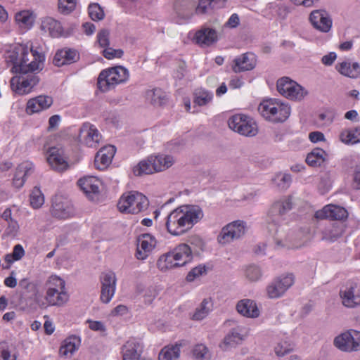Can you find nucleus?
Returning a JSON list of instances; mask_svg holds the SVG:
<instances>
[{
  "instance_id": "052dcab7",
  "label": "nucleus",
  "mask_w": 360,
  "mask_h": 360,
  "mask_svg": "<svg viewBox=\"0 0 360 360\" xmlns=\"http://www.w3.org/2000/svg\"><path fill=\"white\" fill-rule=\"evenodd\" d=\"M128 307L124 304H119L113 308L110 312V316L112 317L122 316L126 315L128 313Z\"/></svg>"
},
{
  "instance_id": "e2e57ef3",
  "label": "nucleus",
  "mask_w": 360,
  "mask_h": 360,
  "mask_svg": "<svg viewBox=\"0 0 360 360\" xmlns=\"http://www.w3.org/2000/svg\"><path fill=\"white\" fill-rule=\"evenodd\" d=\"M274 9L277 15L281 18H285L288 13V7L283 4L275 5Z\"/></svg>"
},
{
  "instance_id": "dca6fc26",
  "label": "nucleus",
  "mask_w": 360,
  "mask_h": 360,
  "mask_svg": "<svg viewBox=\"0 0 360 360\" xmlns=\"http://www.w3.org/2000/svg\"><path fill=\"white\" fill-rule=\"evenodd\" d=\"M100 280L101 283L100 299L103 303L108 304L115 292L117 284L115 274L112 271L104 272L101 274Z\"/></svg>"
},
{
  "instance_id": "680f3d73",
  "label": "nucleus",
  "mask_w": 360,
  "mask_h": 360,
  "mask_svg": "<svg viewBox=\"0 0 360 360\" xmlns=\"http://www.w3.org/2000/svg\"><path fill=\"white\" fill-rule=\"evenodd\" d=\"M160 91L158 89L149 91L147 93L148 98H151V103L154 105H160L161 101H160Z\"/></svg>"
},
{
  "instance_id": "0e129e2a",
  "label": "nucleus",
  "mask_w": 360,
  "mask_h": 360,
  "mask_svg": "<svg viewBox=\"0 0 360 360\" xmlns=\"http://www.w3.org/2000/svg\"><path fill=\"white\" fill-rule=\"evenodd\" d=\"M336 58V53L335 52H330L322 57L321 62L323 65L326 66H330L335 62Z\"/></svg>"
},
{
  "instance_id": "6e6d98bb",
  "label": "nucleus",
  "mask_w": 360,
  "mask_h": 360,
  "mask_svg": "<svg viewBox=\"0 0 360 360\" xmlns=\"http://www.w3.org/2000/svg\"><path fill=\"white\" fill-rule=\"evenodd\" d=\"M110 32L108 30H102L97 34V41L101 47H108L110 45Z\"/></svg>"
},
{
  "instance_id": "8fccbe9b",
  "label": "nucleus",
  "mask_w": 360,
  "mask_h": 360,
  "mask_svg": "<svg viewBox=\"0 0 360 360\" xmlns=\"http://www.w3.org/2000/svg\"><path fill=\"white\" fill-rule=\"evenodd\" d=\"M25 255V250L22 246L20 244H18L14 246L13 251L12 254H8L5 257V261L11 264L15 260L20 259Z\"/></svg>"
},
{
  "instance_id": "4be33fe9",
  "label": "nucleus",
  "mask_w": 360,
  "mask_h": 360,
  "mask_svg": "<svg viewBox=\"0 0 360 360\" xmlns=\"http://www.w3.org/2000/svg\"><path fill=\"white\" fill-rule=\"evenodd\" d=\"M116 149L112 145L102 147L96 154L94 165L97 169L104 170L112 162Z\"/></svg>"
},
{
  "instance_id": "f704fd0d",
  "label": "nucleus",
  "mask_w": 360,
  "mask_h": 360,
  "mask_svg": "<svg viewBox=\"0 0 360 360\" xmlns=\"http://www.w3.org/2000/svg\"><path fill=\"white\" fill-rule=\"evenodd\" d=\"M67 295L65 291H58V288L51 287L47 288L46 300L52 305H61L65 302Z\"/></svg>"
},
{
  "instance_id": "393cba45",
  "label": "nucleus",
  "mask_w": 360,
  "mask_h": 360,
  "mask_svg": "<svg viewBox=\"0 0 360 360\" xmlns=\"http://www.w3.org/2000/svg\"><path fill=\"white\" fill-rule=\"evenodd\" d=\"M256 65L254 54L247 53L237 56L233 60L231 68L236 73L252 70Z\"/></svg>"
},
{
  "instance_id": "603ef678",
  "label": "nucleus",
  "mask_w": 360,
  "mask_h": 360,
  "mask_svg": "<svg viewBox=\"0 0 360 360\" xmlns=\"http://www.w3.org/2000/svg\"><path fill=\"white\" fill-rule=\"evenodd\" d=\"M68 62V49L64 48L58 50L53 58V63L56 66L60 67Z\"/></svg>"
},
{
  "instance_id": "ea45409f",
  "label": "nucleus",
  "mask_w": 360,
  "mask_h": 360,
  "mask_svg": "<svg viewBox=\"0 0 360 360\" xmlns=\"http://www.w3.org/2000/svg\"><path fill=\"white\" fill-rule=\"evenodd\" d=\"M326 153L321 148H315L309 153L306 158L307 163L312 167L320 166L324 161Z\"/></svg>"
},
{
  "instance_id": "6ab92c4d",
  "label": "nucleus",
  "mask_w": 360,
  "mask_h": 360,
  "mask_svg": "<svg viewBox=\"0 0 360 360\" xmlns=\"http://www.w3.org/2000/svg\"><path fill=\"white\" fill-rule=\"evenodd\" d=\"M101 184V181L94 176H85L77 181L78 186L91 199L100 193Z\"/></svg>"
},
{
  "instance_id": "473e14b6",
  "label": "nucleus",
  "mask_w": 360,
  "mask_h": 360,
  "mask_svg": "<svg viewBox=\"0 0 360 360\" xmlns=\"http://www.w3.org/2000/svg\"><path fill=\"white\" fill-rule=\"evenodd\" d=\"M242 271L244 278L250 283L259 281L263 276L262 268L255 264L244 265Z\"/></svg>"
},
{
  "instance_id": "f3484780",
  "label": "nucleus",
  "mask_w": 360,
  "mask_h": 360,
  "mask_svg": "<svg viewBox=\"0 0 360 360\" xmlns=\"http://www.w3.org/2000/svg\"><path fill=\"white\" fill-rule=\"evenodd\" d=\"M157 245L156 238L150 233H143L137 238L136 257L139 260L146 259Z\"/></svg>"
},
{
  "instance_id": "774afa93",
  "label": "nucleus",
  "mask_w": 360,
  "mask_h": 360,
  "mask_svg": "<svg viewBox=\"0 0 360 360\" xmlns=\"http://www.w3.org/2000/svg\"><path fill=\"white\" fill-rule=\"evenodd\" d=\"M60 120V117L58 115H55L51 116L49 120V131L53 130L56 129L58 125V123Z\"/></svg>"
},
{
  "instance_id": "1a4fd4ad",
  "label": "nucleus",
  "mask_w": 360,
  "mask_h": 360,
  "mask_svg": "<svg viewBox=\"0 0 360 360\" xmlns=\"http://www.w3.org/2000/svg\"><path fill=\"white\" fill-rule=\"evenodd\" d=\"M229 128L245 136H255L258 127L255 120L245 115L236 114L231 117L228 122Z\"/></svg>"
},
{
  "instance_id": "c03bdc74",
  "label": "nucleus",
  "mask_w": 360,
  "mask_h": 360,
  "mask_svg": "<svg viewBox=\"0 0 360 360\" xmlns=\"http://www.w3.org/2000/svg\"><path fill=\"white\" fill-rule=\"evenodd\" d=\"M291 181L290 174L283 173L276 174L272 179L273 184L281 190L287 189L290 186Z\"/></svg>"
},
{
  "instance_id": "13d9d810",
  "label": "nucleus",
  "mask_w": 360,
  "mask_h": 360,
  "mask_svg": "<svg viewBox=\"0 0 360 360\" xmlns=\"http://www.w3.org/2000/svg\"><path fill=\"white\" fill-rule=\"evenodd\" d=\"M86 323L91 330L96 332H105L106 330L105 325L102 321L88 319Z\"/></svg>"
},
{
  "instance_id": "2f4dec72",
  "label": "nucleus",
  "mask_w": 360,
  "mask_h": 360,
  "mask_svg": "<svg viewBox=\"0 0 360 360\" xmlns=\"http://www.w3.org/2000/svg\"><path fill=\"white\" fill-rule=\"evenodd\" d=\"M151 157L155 172L165 171L174 163V158L169 155H152Z\"/></svg>"
},
{
  "instance_id": "c9c22d12",
  "label": "nucleus",
  "mask_w": 360,
  "mask_h": 360,
  "mask_svg": "<svg viewBox=\"0 0 360 360\" xmlns=\"http://www.w3.org/2000/svg\"><path fill=\"white\" fill-rule=\"evenodd\" d=\"M136 176L151 174L155 173L151 155L140 161L133 169Z\"/></svg>"
},
{
  "instance_id": "ddd939ff",
  "label": "nucleus",
  "mask_w": 360,
  "mask_h": 360,
  "mask_svg": "<svg viewBox=\"0 0 360 360\" xmlns=\"http://www.w3.org/2000/svg\"><path fill=\"white\" fill-rule=\"evenodd\" d=\"M78 138L82 144L92 148H98L103 141L101 133L89 122L84 123L80 127Z\"/></svg>"
},
{
  "instance_id": "4d7b16f0",
  "label": "nucleus",
  "mask_w": 360,
  "mask_h": 360,
  "mask_svg": "<svg viewBox=\"0 0 360 360\" xmlns=\"http://www.w3.org/2000/svg\"><path fill=\"white\" fill-rule=\"evenodd\" d=\"M48 288L53 287L58 289V291H64L65 282L58 276L50 277L48 283Z\"/></svg>"
},
{
  "instance_id": "7ed1b4c3",
  "label": "nucleus",
  "mask_w": 360,
  "mask_h": 360,
  "mask_svg": "<svg viewBox=\"0 0 360 360\" xmlns=\"http://www.w3.org/2000/svg\"><path fill=\"white\" fill-rule=\"evenodd\" d=\"M193 259L192 251L189 245L181 243L172 251L160 257L157 262L158 268L162 271L182 266Z\"/></svg>"
},
{
  "instance_id": "9b49d317",
  "label": "nucleus",
  "mask_w": 360,
  "mask_h": 360,
  "mask_svg": "<svg viewBox=\"0 0 360 360\" xmlns=\"http://www.w3.org/2000/svg\"><path fill=\"white\" fill-rule=\"evenodd\" d=\"M295 283L292 274L282 275L274 279L266 288V294L269 299H278L283 297Z\"/></svg>"
},
{
  "instance_id": "b1692460",
  "label": "nucleus",
  "mask_w": 360,
  "mask_h": 360,
  "mask_svg": "<svg viewBox=\"0 0 360 360\" xmlns=\"http://www.w3.org/2000/svg\"><path fill=\"white\" fill-rule=\"evenodd\" d=\"M52 97L46 95H40L30 99L27 103L26 111L32 115L49 108L53 104Z\"/></svg>"
},
{
  "instance_id": "9d476101",
  "label": "nucleus",
  "mask_w": 360,
  "mask_h": 360,
  "mask_svg": "<svg viewBox=\"0 0 360 360\" xmlns=\"http://www.w3.org/2000/svg\"><path fill=\"white\" fill-rule=\"evenodd\" d=\"M247 229L244 221L236 220L230 222L221 229L217 240L221 245L231 243L245 236Z\"/></svg>"
},
{
  "instance_id": "7c9ffc66",
  "label": "nucleus",
  "mask_w": 360,
  "mask_h": 360,
  "mask_svg": "<svg viewBox=\"0 0 360 360\" xmlns=\"http://www.w3.org/2000/svg\"><path fill=\"white\" fill-rule=\"evenodd\" d=\"M200 46H210L218 40L217 32L213 29L204 28L196 32L194 38Z\"/></svg>"
},
{
  "instance_id": "aec40b11",
  "label": "nucleus",
  "mask_w": 360,
  "mask_h": 360,
  "mask_svg": "<svg viewBox=\"0 0 360 360\" xmlns=\"http://www.w3.org/2000/svg\"><path fill=\"white\" fill-rule=\"evenodd\" d=\"M309 20L315 29L322 32H329L332 26V20L324 10L313 11L310 13Z\"/></svg>"
},
{
  "instance_id": "de8ad7c7",
  "label": "nucleus",
  "mask_w": 360,
  "mask_h": 360,
  "mask_svg": "<svg viewBox=\"0 0 360 360\" xmlns=\"http://www.w3.org/2000/svg\"><path fill=\"white\" fill-rule=\"evenodd\" d=\"M88 11L89 17L94 21L101 20L104 18V11L97 3L91 4L89 6Z\"/></svg>"
},
{
  "instance_id": "a211bd4d",
  "label": "nucleus",
  "mask_w": 360,
  "mask_h": 360,
  "mask_svg": "<svg viewBox=\"0 0 360 360\" xmlns=\"http://www.w3.org/2000/svg\"><path fill=\"white\" fill-rule=\"evenodd\" d=\"M65 159L64 148L57 146L49 148L47 161L53 170L58 172L65 171L68 169V162Z\"/></svg>"
},
{
  "instance_id": "72a5a7b5",
  "label": "nucleus",
  "mask_w": 360,
  "mask_h": 360,
  "mask_svg": "<svg viewBox=\"0 0 360 360\" xmlns=\"http://www.w3.org/2000/svg\"><path fill=\"white\" fill-rule=\"evenodd\" d=\"M341 142L347 145L360 143V127L343 129L339 136Z\"/></svg>"
},
{
  "instance_id": "6e6552de",
  "label": "nucleus",
  "mask_w": 360,
  "mask_h": 360,
  "mask_svg": "<svg viewBox=\"0 0 360 360\" xmlns=\"http://www.w3.org/2000/svg\"><path fill=\"white\" fill-rule=\"evenodd\" d=\"M276 88L281 96L292 101H301L308 94L304 87L288 77L278 79Z\"/></svg>"
},
{
  "instance_id": "37998d69",
  "label": "nucleus",
  "mask_w": 360,
  "mask_h": 360,
  "mask_svg": "<svg viewBox=\"0 0 360 360\" xmlns=\"http://www.w3.org/2000/svg\"><path fill=\"white\" fill-rule=\"evenodd\" d=\"M33 172V164L30 162H24L18 166L14 176H17V178L25 179V181L26 178L31 175Z\"/></svg>"
},
{
  "instance_id": "a878e982",
  "label": "nucleus",
  "mask_w": 360,
  "mask_h": 360,
  "mask_svg": "<svg viewBox=\"0 0 360 360\" xmlns=\"http://www.w3.org/2000/svg\"><path fill=\"white\" fill-rule=\"evenodd\" d=\"M142 351L143 346L141 342L131 339L122 346V360H139Z\"/></svg>"
},
{
  "instance_id": "423d86ee",
  "label": "nucleus",
  "mask_w": 360,
  "mask_h": 360,
  "mask_svg": "<svg viewBox=\"0 0 360 360\" xmlns=\"http://www.w3.org/2000/svg\"><path fill=\"white\" fill-rule=\"evenodd\" d=\"M148 204L147 198L141 193L130 191L121 195L117 208L122 213L136 214L145 210Z\"/></svg>"
},
{
  "instance_id": "338daca9",
  "label": "nucleus",
  "mask_w": 360,
  "mask_h": 360,
  "mask_svg": "<svg viewBox=\"0 0 360 360\" xmlns=\"http://www.w3.org/2000/svg\"><path fill=\"white\" fill-rule=\"evenodd\" d=\"M195 8V5L192 4L191 6H189L188 8H186V10L181 9L178 11V14L179 16H181L184 19H190L191 16L193 15V10Z\"/></svg>"
},
{
  "instance_id": "a19ab883",
  "label": "nucleus",
  "mask_w": 360,
  "mask_h": 360,
  "mask_svg": "<svg viewBox=\"0 0 360 360\" xmlns=\"http://www.w3.org/2000/svg\"><path fill=\"white\" fill-rule=\"evenodd\" d=\"M192 355L195 360H210L212 354L204 344H197L192 349Z\"/></svg>"
},
{
  "instance_id": "4c0bfd02",
  "label": "nucleus",
  "mask_w": 360,
  "mask_h": 360,
  "mask_svg": "<svg viewBox=\"0 0 360 360\" xmlns=\"http://www.w3.org/2000/svg\"><path fill=\"white\" fill-rule=\"evenodd\" d=\"M226 0H200L198 5L195 7V13L205 14L210 9L218 8L224 6Z\"/></svg>"
},
{
  "instance_id": "f257e3e1",
  "label": "nucleus",
  "mask_w": 360,
  "mask_h": 360,
  "mask_svg": "<svg viewBox=\"0 0 360 360\" xmlns=\"http://www.w3.org/2000/svg\"><path fill=\"white\" fill-rule=\"evenodd\" d=\"M44 59L43 54L22 45L18 44L8 50L5 60L13 65V72L20 75L11 78V89L20 95L30 93L39 82L37 74L43 69Z\"/></svg>"
},
{
  "instance_id": "69168bd1",
  "label": "nucleus",
  "mask_w": 360,
  "mask_h": 360,
  "mask_svg": "<svg viewBox=\"0 0 360 360\" xmlns=\"http://www.w3.org/2000/svg\"><path fill=\"white\" fill-rule=\"evenodd\" d=\"M309 139L312 143L325 141L324 134L321 131H313L309 133Z\"/></svg>"
},
{
  "instance_id": "f8f14e48",
  "label": "nucleus",
  "mask_w": 360,
  "mask_h": 360,
  "mask_svg": "<svg viewBox=\"0 0 360 360\" xmlns=\"http://www.w3.org/2000/svg\"><path fill=\"white\" fill-rule=\"evenodd\" d=\"M342 304L348 309L360 307V285L354 281H349L340 290Z\"/></svg>"
},
{
  "instance_id": "0eeeda50",
  "label": "nucleus",
  "mask_w": 360,
  "mask_h": 360,
  "mask_svg": "<svg viewBox=\"0 0 360 360\" xmlns=\"http://www.w3.org/2000/svg\"><path fill=\"white\" fill-rule=\"evenodd\" d=\"M333 345L342 352H360V330L349 328L343 330L333 339Z\"/></svg>"
},
{
  "instance_id": "5fc2aeb1",
  "label": "nucleus",
  "mask_w": 360,
  "mask_h": 360,
  "mask_svg": "<svg viewBox=\"0 0 360 360\" xmlns=\"http://www.w3.org/2000/svg\"><path fill=\"white\" fill-rule=\"evenodd\" d=\"M123 51L122 49H113L110 47H107L103 51L104 57L108 60L113 58H120L123 56Z\"/></svg>"
},
{
  "instance_id": "bb28decb",
  "label": "nucleus",
  "mask_w": 360,
  "mask_h": 360,
  "mask_svg": "<svg viewBox=\"0 0 360 360\" xmlns=\"http://www.w3.org/2000/svg\"><path fill=\"white\" fill-rule=\"evenodd\" d=\"M336 70L342 75L352 79L360 77V65L357 62H352L349 60L338 63L335 65Z\"/></svg>"
},
{
  "instance_id": "c85d7f7f",
  "label": "nucleus",
  "mask_w": 360,
  "mask_h": 360,
  "mask_svg": "<svg viewBox=\"0 0 360 360\" xmlns=\"http://www.w3.org/2000/svg\"><path fill=\"white\" fill-rule=\"evenodd\" d=\"M291 201L290 198H285L276 202L271 207L268 218L272 223L278 220V218L291 209Z\"/></svg>"
},
{
  "instance_id": "2eb2a0df",
  "label": "nucleus",
  "mask_w": 360,
  "mask_h": 360,
  "mask_svg": "<svg viewBox=\"0 0 360 360\" xmlns=\"http://www.w3.org/2000/svg\"><path fill=\"white\" fill-rule=\"evenodd\" d=\"M248 334L249 329L245 326L237 325L230 330L219 347L222 350H229L245 340Z\"/></svg>"
},
{
  "instance_id": "f03ea898",
  "label": "nucleus",
  "mask_w": 360,
  "mask_h": 360,
  "mask_svg": "<svg viewBox=\"0 0 360 360\" xmlns=\"http://www.w3.org/2000/svg\"><path fill=\"white\" fill-rule=\"evenodd\" d=\"M203 212L198 205H182L172 210L165 223L168 233L174 236H182L200 221Z\"/></svg>"
},
{
  "instance_id": "4468645a",
  "label": "nucleus",
  "mask_w": 360,
  "mask_h": 360,
  "mask_svg": "<svg viewBox=\"0 0 360 360\" xmlns=\"http://www.w3.org/2000/svg\"><path fill=\"white\" fill-rule=\"evenodd\" d=\"M274 238L278 248H297L302 244L295 232L286 226H279L276 230Z\"/></svg>"
},
{
  "instance_id": "58836bf2",
  "label": "nucleus",
  "mask_w": 360,
  "mask_h": 360,
  "mask_svg": "<svg viewBox=\"0 0 360 360\" xmlns=\"http://www.w3.org/2000/svg\"><path fill=\"white\" fill-rule=\"evenodd\" d=\"M180 356V347L168 345L162 348L159 354V360H177Z\"/></svg>"
},
{
  "instance_id": "09e8293b",
  "label": "nucleus",
  "mask_w": 360,
  "mask_h": 360,
  "mask_svg": "<svg viewBox=\"0 0 360 360\" xmlns=\"http://www.w3.org/2000/svg\"><path fill=\"white\" fill-rule=\"evenodd\" d=\"M292 350V346L286 340L277 342L274 347L275 354L278 356H283L290 353Z\"/></svg>"
},
{
  "instance_id": "20e7f679",
  "label": "nucleus",
  "mask_w": 360,
  "mask_h": 360,
  "mask_svg": "<svg viewBox=\"0 0 360 360\" xmlns=\"http://www.w3.org/2000/svg\"><path fill=\"white\" fill-rule=\"evenodd\" d=\"M258 111L265 120L278 123L283 122L288 118L290 107L279 100L268 99L260 103Z\"/></svg>"
},
{
  "instance_id": "49530a36",
  "label": "nucleus",
  "mask_w": 360,
  "mask_h": 360,
  "mask_svg": "<svg viewBox=\"0 0 360 360\" xmlns=\"http://www.w3.org/2000/svg\"><path fill=\"white\" fill-rule=\"evenodd\" d=\"M344 226L342 224L333 226L330 229L325 231L323 238L334 241L340 238L344 233Z\"/></svg>"
},
{
  "instance_id": "39448f33",
  "label": "nucleus",
  "mask_w": 360,
  "mask_h": 360,
  "mask_svg": "<svg viewBox=\"0 0 360 360\" xmlns=\"http://www.w3.org/2000/svg\"><path fill=\"white\" fill-rule=\"evenodd\" d=\"M129 79V70L121 65L102 70L98 77V86L101 91L113 89L117 85L126 83Z\"/></svg>"
},
{
  "instance_id": "864d4df0",
  "label": "nucleus",
  "mask_w": 360,
  "mask_h": 360,
  "mask_svg": "<svg viewBox=\"0 0 360 360\" xmlns=\"http://www.w3.org/2000/svg\"><path fill=\"white\" fill-rule=\"evenodd\" d=\"M206 271L205 267L204 266H198L193 269H192L188 274L186 276V280L189 282H192L196 278L201 276Z\"/></svg>"
},
{
  "instance_id": "3c124183",
  "label": "nucleus",
  "mask_w": 360,
  "mask_h": 360,
  "mask_svg": "<svg viewBox=\"0 0 360 360\" xmlns=\"http://www.w3.org/2000/svg\"><path fill=\"white\" fill-rule=\"evenodd\" d=\"M212 99V94L207 91L200 90L195 93V103L198 105H205Z\"/></svg>"
},
{
  "instance_id": "412c9836",
  "label": "nucleus",
  "mask_w": 360,
  "mask_h": 360,
  "mask_svg": "<svg viewBox=\"0 0 360 360\" xmlns=\"http://www.w3.org/2000/svg\"><path fill=\"white\" fill-rule=\"evenodd\" d=\"M347 217V211L344 207L332 204L326 205L315 213V217L319 219L342 220Z\"/></svg>"
},
{
  "instance_id": "a18cd8bd",
  "label": "nucleus",
  "mask_w": 360,
  "mask_h": 360,
  "mask_svg": "<svg viewBox=\"0 0 360 360\" xmlns=\"http://www.w3.org/2000/svg\"><path fill=\"white\" fill-rule=\"evenodd\" d=\"M30 205L34 209H38L44 202V196L39 188L35 186L30 196Z\"/></svg>"
},
{
  "instance_id": "79ce46f5",
  "label": "nucleus",
  "mask_w": 360,
  "mask_h": 360,
  "mask_svg": "<svg viewBox=\"0 0 360 360\" xmlns=\"http://www.w3.org/2000/svg\"><path fill=\"white\" fill-rule=\"evenodd\" d=\"M210 311V302L207 300H204L200 306L195 309L192 319L195 321L202 320L209 314Z\"/></svg>"
},
{
  "instance_id": "e433bc0d",
  "label": "nucleus",
  "mask_w": 360,
  "mask_h": 360,
  "mask_svg": "<svg viewBox=\"0 0 360 360\" xmlns=\"http://www.w3.org/2000/svg\"><path fill=\"white\" fill-rule=\"evenodd\" d=\"M35 16L33 13L28 11L24 10L18 12L15 15V20L17 24L20 27L30 28L32 26Z\"/></svg>"
},
{
  "instance_id": "bf43d9fd",
  "label": "nucleus",
  "mask_w": 360,
  "mask_h": 360,
  "mask_svg": "<svg viewBox=\"0 0 360 360\" xmlns=\"http://www.w3.org/2000/svg\"><path fill=\"white\" fill-rule=\"evenodd\" d=\"M81 345V338L76 335H69V352L73 353L78 350Z\"/></svg>"
},
{
  "instance_id": "cd10ccee",
  "label": "nucleus",
  "mask_w": 360,
  "mask_h": 360,
  "mask_svg": "<svg viewBox=\"0 0 360 360\" xmlns=\"http://www.w3.org/2000/svg\"><path fill=\"white\" fill-rule=\"evenodd\" d=\"M40 29L53 38H58L63 34V28L60 22L51 17L41 19Z\"/></svg>"
},
{
  "instance_id": "5701e85b",
  "label": "nucleus",
  "mask_w": 360,
  "mask_h": 360,
  "mask_svg": "<svg viewBox=\"0 0 360 360\" xmlns=\"http://www.w3.org/2000/svg\"><path fill=\"white\" fill-rule=\"evenodd\" d=\"M237 312L241 316L250 319L259 316L260 311L256 302L251 299H243L239 300L236 306Z\"/></svg>"
},
{
  "instance_id": "c756f323",
  "label": "nucleus",
  "mask_w": 360,
  "mask_h": 360,
  "mask_svg": "<svg viewBox=\"0 0 360 360\" xmlns=\"http://www.w3.org/2000/svg\"><path fill=\"white\" fill-rule=\"evenodd\" d=\"M67 207V200L65 195L61 193H56L53 199L52 215L58 219H66L68 217Z\"/></svg>"
}]
</instances>
